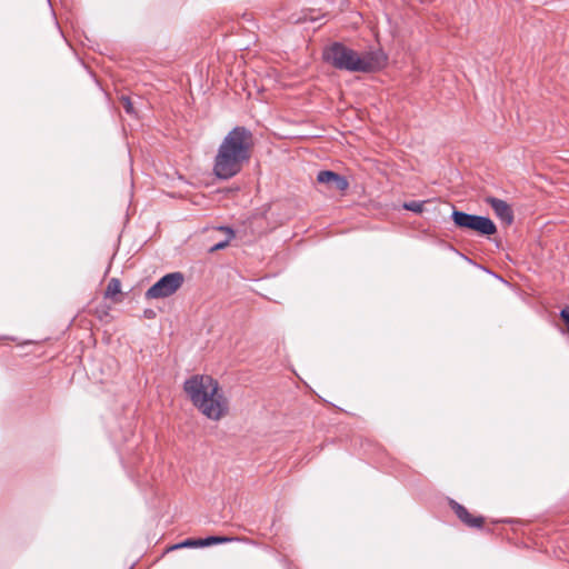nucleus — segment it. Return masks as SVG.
<instances>
[{
  "label": "nucleus",
  "mask_w": 569,
  "mask_h": 569,
  "mask_svg": "<svg viewBox=\"0 0 569 569\" xmlns=\"http://www.w3.org/2000/svg\"><path fill=\"white\" fill-rule=\"evenodd\" d=\"M233 538L230 537H221V536H209L207 538L200 539V547H209L212 545L226 543L232 541Z\"/></svg>",
  "instance_id": "9"
},
{
  "label": "nucleus",
  "mask_w": 569,
  "mask_h": 569,
  "mask_svg": "<svg viewBox=\"0 0 569 569\" xmlns=\"http://www.w3.org/2000/svg\"><path fill=\"white\" fill-rule=\"evenodd\" d=\"M184 277L181 272H171L161 277L146 292L147 299H160L172 296L183 283Z\"/></svg>",
  "instance_id": "5"
},
{
  "label": "nucleus",
  "mask_w": 569,
  "mask_h": 569,
  "mask_svg": "<svg viewBox=\"0 0 569 569\" xmlns=\"http://www.w3.org/2000/svg\"><path fill=\"white\" fill-rule=\"evenodd\" d=\"M229 242V239L228 240H224V241H221V242H218L216 243L212 248H211V251H217V250H220V249H223Z\"/></svg>",
  "instance_id": "15"
},
{
  "label": "nucleus",
  "mask_w": 569,
  "mask_h": 569,
  "mask_svg": "<svg viewBox=\"0 0 569 569\" xmlns=\"http://www.w3.org/2000/svg\"><path fill=\"white\" fill-rule=\"evenodd\" d=\"M121 290V282L117 278L110 279L107 289H106V297H113L117 293H119Z\"/></svg>",
  "instance_id": "10"
},
{
  "label": "nucleus",
  "mask_w": 569,
  "mask_h": 569,
  "mask_svg": "<svg viewBox=\"0 0 569 569\" xmlns=\"http://www.w3.org/2000/svg\"><path fill=\"white\" fill-rule=\"evenodd\" d=\"M323 60L338 70L349 72H375L385 67L387 57L382 51H368L362 56L341 42H333L323 50Z\"/></svg>",
  "instance_id": "3"
},
{
  "label": "nucleus",
  "mask_w": 569,
  "mask_h": 569,
  "mask_svg": "<svg viewBox=\"0 0 569 569\" xmlns=\"http://www.w3.org/2000/svg\"><path fill=\"white\" fill-rule=\"evenodd\" d=\"M317 180L319 183L329 184L330 188L336 191H345L349 187V182L343 176L330 170L320 171L317 176Z\"/></svg>",
  "instance_id": "6"
},
{
  "label": "nucleus",
  "mask_w": 569,
  "mask_h": 569,
  "mask_svg": "<svg viewBox=\"0 0 569 569\" xmlns=\"http://www.w3.org/2000/svg\"><path fill=\"white\" fill-rule=\"evenodd\" d=\"M560 317L569 331V307H566L560 311Z\"/></svg>",
  "instance_id": "14"
},
{
  "label": "nucleus",
  "mask_w": 569,
  "mask_h": 569,
  "mask_svg": "<svg viewBox=\"0 0 569 569\" xmlns=\"http://www.w3.org/2000/svg\"><path fill=\"white\" fill-rule=\"evenodd\" d=\"M221 229H222V230H226V231L229 233V239H231V238L234 236V233H233V230H232V229L227 228V227H222Z\"/></svg>",
  "instance_id": "16"
},
{
  "label": "nucleus",
  "mask_w": 569,
  "mask_h": 569,
  "mask_svg": "<svg viewBox=\"0 0 569 569\" xmlns=\"http://www.w3.org/2000/svg\"><path fill=\"white\" fill-rule=\"evenodd\" d=\"M451 218L457 228L473 231L481 237H490L497 232L495 222L485 216L471 214L455 209Z\"/></svg>",
  "instance_id": "4"
},
{
  "label": "nucleus",
  "mask_w": 569,
  "mask_h": 569,
  "mask_svg": "<svg viewBox=\"0 0 569 569\" xmlns=\"http://www.w3.org/2000/svg\"><path fill=\"white\" fill-rule=\"evenodd\" d=\"M425 201H408L403 203V209L412 211L415 213H421L423 211Z\"/></svg>",
  "instance_id": "11"
},
{
  "label": "nucleus",
  "mask_w": 569,
  "mask_h": 569,
  "mask_svg": "<svg viewBox=\"0 0 569 569\" xmlns=\"http://www.w3.org/2000/svg\"><path fill=\"white\" fill-rule=\"evenodd\" d=\"M486 202L491 207L495 214L505 223L511 224L513 221V211L510 206L501 199L488 197Z\"/></svg>",
  "instance_id": "7"
},
{
  "label": "nucleus",
  "mask_w": 569,
  "mask_h": 569,
  "mask_svg": "<svg viewBox=\"0 0 569 569\" xmlns=\"http://www.w3.org/2000/svg\"><path fill=\"white\" fill-rule=\"evenodd\" d=\"M253 147L252 132L237 126L228 132L220 143L213 162V174L220 180L237 176L251 157Z\"/></svg>",
  "instance_id": "1"
},
{
  "label": "nucleus",
  "mask_w": 569,
  "mask_h": 569,
  "mask_svg": "<svg viewBox=\"0 0 569 569\" xmlns=\"http://www.w3.org/2000/svg\"><path fill=\"white\" fill-rule=\"evenodd\" d=\"M199 542H200V539H186V540H183L182 542L177 543V545H176V546H173L172 548H173V549H179V548H196V547H200Z\"/></svg>",
  "instance_id": "12"
},
{
  "label": "nucleus",
  "mask_w": 569,
  "mask_h": 569,
  "mask_svg": "<svg viewBox=\"0 0 569 569\" xmlns=\"http://www.w3.org/2000/svg\"><path fill=\"white\" fill-rule=\"evenodd\" d=\"M183 390L192 405L208 419L220 420L228 413L229 401L216 379L208 375H194L183 383Z\"/></svg>",
  "instance_id": "2"
},
{
  "label": "nucleus",
  "mask_w": 569,
  "mask_h": 569,
  "mask_svg": "<svg viewBox=\"0 0 569 569\" xmlns=\"http://www.w3.org/2000/svg\"><path fill=\"white\" fill-rule=\"evenodd\" d=\"M450 506L457 517L468 527L470 528H481L483 525L482 517H473L469 513V511L460 503L455 500L450 501Z\"/></svg>",
  "instance_id": "8"
},
{
  "label": "nucleus",
  "mask_w": 569,
  "mask_h": 569,
  "mask_svg": "<svg viewBox=\"0 0 569 569\" xmlns=\"http://www.w3.org/2000/svg\"><path fill=\"white\" fill-rule=\"evenodd\" d=\"M121 102H122V106L127 113H129V114L134 113L133 106H132V102L129 97L122 96Z\"/></svg>",
  "instance_id": "13"
}]
</instances>
